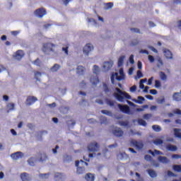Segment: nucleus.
<instances>
[{
	"label": "nucleus",
	"mask_w": 181,
	"mask_h": 181,
	"mask_svg": "<svg viewBox=\"0 0 181 181\" xmlns=\"http://www.w3.org/2000/svg\"><path fill=\"white\" fill-rule=\"evenodd\" d=\"M115 90H116V91L117 93H114V97L119 103H124V98H126V100H131L132 97L129 95V93H127L125 91H122L119 88H116Z\"/></svg>",
	"instance_id": "f257e3e1"
},
{
	"label": "nucleus",
	"mask_w": 181,
	"mask_h": 181,
	"mask_svg": "<svg viewBox=\"0 0 181 181\" xmlns=\"http://www.w3.org/2000/svg\"><path fill=\"white\" fill-rule=\"evenodd\" d=\"M42 52L45 54H50V53H56L57 50V45L52 42H45L42 45Z\"/></svg>",
	"instance_id": "f03ea898"
},
{
	"label": "nucleus",
	"mask_w": 181,
	"mask_h": 181,
	"mask_svg": "<svg viewBox=\"0 0 181 181\" xmlns=\"http://www.w3.org/2000/svg\"><path fill=\"white\" fill-rule=\"evenodd\" d=\"M88 150L89 152H98L100 151V145L97 141L91 142L88 145Z\"/></svg>",
	"instance_id": "7ed1b4c3"
},
{
	"label": "nucleus",
	"mask_w": 181,
	"mask_h": 181,
	"mask_svg": "<svg viewBox=\"0 0 181 181\" xmlns=\"http://www.w3.org/2000/svg\"><path fill=\"white\" fill-rule=\"evenodd\" d=\"M34 13L37 18H43L45 15L47 13V11H46V8L42 7L36 9Z\"/></svg>",
	"instance_id": "20e7f679"
},
{
	"label": "nucleus",
	"mask_w": 181,
	"mask_h": 181,
	"mask_svg": "<svg viewBox=\"0 0 181 181\" xmlns=\"http://www.w3.org/2000/svg\"><path fill=\"white\" fill-rule=\"evenodd\" d=\"M117 107L119 110L124 114H129V112H131V109L129 108V106H128L127 105H122L121 104H118Z\"/></svg>",
	"instance_id": "39448f33"
},
{
	"label": "nucleus",
	"mask_w": 181,
	"mask_h": 181,
	"mask_svg": "<svg viewBox=\"0 0 181 181\" xmlns=\"http://www.w3.org/2000/svg\"><path fill=\"white\" fill-rule=\"evenodd\" d=\"M112 134L117 138H121L124 136V131L120 127H116L112 130Z\"/></svg>",
	"instance_id": "423d86ee"
},
{
	"label": "nucleus",
	"mask_w": 181,
	"mask_h": 181,
	"mask_svg": "<svg viewBox=\"0 0 181 181\" xmlns=\"http://www.w3.org/2000/svg\"><path fill=\"white\" fill-rule=\"evenodd\" d=\"M76 166V173L78 175H83V173H86V168L84 166H78L80 165V161H76L75 163Z\"/></svg>",
	"instance_id": "0eeeda50"
},
{
	"label": "nucleus",
	"mask_w": 181,
	"mask_h": 181,
	"mask_svg": "<svg viewBox=\"0 0 181 181\" xmlns=\"http://www.w3.org/2000/svg\"><path fill=\"white\" fill-rule=\"evenodd\" d=\"M36 101H37V98L35 96H28L25 100V104L26 105H32L33 104H35Z\"/></svg>",
	"instance_id": "6e6552de"
},
{
	"label": "nucleus",
	"mask_w": 181,
	"mask_h": 181,
	"mask_svg": "<svg viewBox=\"0 0 181 181\" xmlns=\"http://www.w3.org/2000/svg\"><path fill=\"white\" fill-rule=\"evenodd\" d=\"M11 158H12L13 160H18V159H22L23 158V153L21 151H17L14 153H11Z\"/></svg>",
	"instance_id": "1a4fd4ad"
},
{
	"label": "nucleus",
	"mask_w": 181,
	"mask_h": 181,
	"mask_svg": "<svg viewBox=\"0 0 181 181\" xmlns=\"http://www.w3.org/2000/svg\"><path fill=\"white\" fill-rule=\"evenodd\" d=\"M94 49V47L91 44H86L83 47V53L86 56H88L90 52H91Z\"/></svg>",
	"instance_id": "9d476101"
},
{
	"label": "nucleus",
	"mask_w": 181,
	"mask_h": 181,
	"mask_svg": "<svg viewBox=\"0 0 181 181\" xmlns=\"http://www.w3.org/2000/svg\"><path fill=\"white\" fill-rule=\"evenodd\" d=\"M90 83L92 86H94L95 87H97V83H100V79L98 78V76L95 75L90 76Z\"/></svg>",
	"instance_id": "9b49d317"
},
{
	"label": "nucleus",
	"mask_w": 181,
	"mask_h": 181,
	"mask_svg": "<svg viewBox=\"0 0 181 181\" xmlns=\"http://www.w3.org/2000/svg\"><path fill=\"white\" fill-rule=\"evenodd\" d=\"M163 53H164V56L166 57V59H173V54L172 53V52H170V50H169L168 49H164Z\"/></svg>",
	"instance_id": "f8f14e48"
},
{
	"label": "nucleus",
	"mask_w": 181,
	"mask_h": 181,
	"mask_svg": "<svg viewBox=\"0 0 181 181\" xmlns=\"http://www.w3.org/2000/svg\"><path fill=\"white\" fill-rule=\"evenodd\" d=\"M131 144L138 149H142L144 148V144L138 142L136 140H132Z\"/></svg>",
	"instance_id": "ddd939ff"
},
{
	"label": "nucleus",
	"mask_w": 181,
	"mask_h": 181,
	"mask_svg": "<svg viewBox=\"0 0 181 181\" xmlns=\"http://www.w3.org/2000/svg\"><path fill=\"white\" fill-rule=\"evenodd\" d=\"M21 179L22 181H30V177H29V173H23L21 174Z\"/></svg>",
	"instance_id": "4468645a"
},
{
	"label": "nucleus",
	"mask_w": 181,
	"mask_h": 181,
	"mask_svg": "<svg viewBox=\"0 0 181 181\" xmlns=\"http://www.w3.org/2000/svg\"><path fill=\"white\" fill-rule=\"evenodd\" d=\"M165 148L167 151H170V152H176V151H177V146L172 145L170 144H167Z\"/></svg>",
	"instance_id": "2eb2a0df"
},
{
	"label": "nucleus",
	"mask_w": 181,
	"mask_h": 181,
	"mask_svg": "<svg viewBox=\"0 0 181 181\" xmlns=\"http://www.w3.org/2000/svg\"><path fill=\"white\" fill-rule=\"evenodd\" d=\"M85 180L86 181H94L95 180V177L91 173H89L85 175Z\"/></svg>",
	"instance_id": "dca6fc26"
},
{
	"label": "nucleus",
	"mask_w": 181,
	"mask_h": 181,
	"mask_svg": "<svg viewBox=\"0 0 181 181\" xmlns=\"http://www.w3.org/2000/svg\"><path fill=\"white\" fill-rule=\"evenodd\" d=\"M114 63L112 62H105L103 64V69H105L106 71L110 70L112 67Z\"/></svg>",
	"instance_id": "f3484780"
},
{
	"label": "nucleus",
	"mask_w": 181,
	"mask_h": 181,
	"mask_svg": "<svg viewBox=\"0 0 181 181\" xmlns=\"http://www.w3.org/2000/svg\"><path fill=\"white\" fill-rule=\"evenodd\" d=\"M23 56H25V54L23 53V51H22V50H18L16 53V59H17V60L22 59Z\"/></svg>",
	"instance_id": "a211bd4d"
},
{
	"label": "nucleus",
	"mask_w": 181,
	"mask_h": 181,
	"mask_svg": "<svg viewBox=\"0 0 181 181\" xmlns=\"http://www.w3.org/2000/svg\"><path fill=\"white\" fill-rule=\"evenodd\" d=\"M158 159L159 162H161V163H169V162H170V160L167 157L162 156H158Z\"/></svg>",
	"instance_id": "6ab92c4d"
},
{
	"label": "nucleus",
	"mask_w": 181,
	"mask_h": 181,
	"mask_svg": "<svg viewBox=\"0 0 181 181\" xmlns=\"http://www.w3.org/2000/svg\"><path fill=\"white\" fill-rule=\"evenodd\" d=\"M147 172L150 177H151L152 179L155 177H158V174L155 170L149 169V170H147Z\"/></svg>",
	"instance_id": "aec40b11"
},
{
	"label": "nucleus",
	"mask_w": 181,
	"mask_h": 181,
	"mask_svg": "<svg viewBox=\"0 0 181 181\" xmlns=\"http://www.w3.org/2000/svg\"><path fill=\"white\" fill-rule=\"evenodd\" d=\"M173 131L175 136L181 139V129L175 128Z\"/></svg>",
	"instance_id": "412c9836"
},
{
	"label": "nucleus",
	"mask_w": 181,
	"mask_h": 181,
	"mask_svg": "<svg viewBox=\"0 0 181 181\" xmlns=\"http://www.w3.org/2000/svg\"><path fill=\"white\" fill-rule=\"evenodd\" d=\"M134 103L136 104H144V101H145V98L142 96H138L137 100L133 99Z\"/></svg>",
	"instance_id": "4be33fe9"
},
{
	"label": "nucleus",
	"mask_w": 181,
	"mask_h": 181,
	"mask_svg": "<svg viewBox=\"0 0 181 181\" xmlns=\"http://www.w3.org/2000/svg\"><path fill=\"white\" fill-rule=\"evenodd\" d=\"M125 59V56L122 55L119 57L117 62L118 67H121L124 64V60Z\"/></svg>",
	"instance_id": "5701e85b"
},
{
	"label": "nucleus",
	"mask_w": 181,
	"mask_h": 181,
	"mask_svg": "<svg viewBox=\"0 0 181 181\" xmlns=\"http://www.w3.org/2000/svg\"><path fill=\"white\" fill-rule=\"evenodd\" d=\"M54 178L57 181H62L63 180V174L60 173H57L54 175Z\"/></svg>",
	"instance_id": "b1692460"
},
{
	"label": "nucleus",
	"mask_w": 181,
	"mask_h": 181,
	"mask_svg": "<svg viewBox=\"0 0 181 181\" xmlns=\"http://www.w3.org/2000/svg\"><path fill=\"white\" fill-rule=\"evenodd\" d=\"M84 70L85 69L83 67V66H78L76 69V72L79 75H83L84 74Z\"/></svg>",
	"instance_id": "393cba45"
},
{
	"label": "nucleus",
	"mask_w": 181,
	"mask_h": 181,
	"mask_svg": "<svg viewBox=\"0 0 181 181\" xmlns=\"http://www.w3.org/2000/svg\"><path fill=\"white\" fill-rule=\"evenodd\" d=\"M173 97L175 101H181V94L180 93H175Z\"/></svg>",
	"instance_id": "a878e982"
},
{
	"label": "nucleus",
	"mask_w": 181,
	"mask_h": 181,
	"mask_svg": "<svg viewBox=\"0 0 181 181\" xmlns=\"http://www.w3.org/2000/svg\"><path fill=\"white\" fill-rule=\"evenodd\" d=\"M103 91L105 93V94H108L111 90L110 89V87H108V85L105 83H103Z\"/></svg>",
	"instance_id": "bb28decb"
},
{
	"label": "nucleus",
	"mask_w": 181,
	"mask_h": 181,
	"mask_svg": "<svg viewBox=\"0 0 181 181\" xmlns=\"http://www.w3.org/2000/svg\"><path fill=\"white\" fill-rule=\"evenodd\" d=\"M6 107L8 110V112H9V111H13V110H15V104L14 103H9L7 104Z\"/></svg>",
	"instance_id": "cd10ccee"
},
{
	"label": "nucleus",
	"mask_w": 181,
	"mask_h": 181,
	"mask_svg": "<svg viewBox=\"0 0 181 181\" xmlns=\"http://www.w3.org/2000/svg\"><path fill=\"white\" fill-rule=\"evenodd\" d=\"M102 114H104V115H107L108 117H112V112L107 110H103L100 111Z\"/></svg>",
	"instance_id": "c85d7f7f"
},
{
	"label": "nucleus",
	"mask_w": 181,
	"mask_h": 181,
	"mask_svg": "<svg viewBox=\"0 0 181 181\" xmlns=\"http://www.w3.org/2000/svg\"><path fill=\"white\" fill-rule=\"evenodd\" d=\"M152 128L153 131H155L156 132H160V131H162V128L160 127V126L158 124L153 125Z\"/></svg>",
	"instance_id": "c756f323"
},
{
	"label": "nucleus",
	"mask_w": 181,
	"mask_h": 181,
	"mask_svg": "<svg viewBox=\"0 0 181 181\" xmlns=\"http://www.w3.org/2000/svg\"><path fill=\"white\" fill-rule=\"evenodd\" d=\"M138 124L139 125H141L142 127H146V125H148V123H146V121L144 120L143 119H139Z\"/></svg>",
	"instance_id": "7c9ffc66"
},
{
	"label": "nucleus",
	"mask_w": 181,
	"mask_h": 181,
	"mask_svg": "<svg viewBox=\"0 0 181 181\" xmlns=\"http://www.w3.org/2000/svg\"><path fill=\"white\" fill-rule=\"evenodd\" d=\"M60 69V65L59 64H55L52 68L51 71L56 72L58 71V70Z\"/></svg>",
	"instance_id": "2f4dec72"
},
{
	"label": "nucleus",
	"mask_w": 181,
	"mask_h": 181,
	"mask_svg": "<svg viewBox=\"0 0 181 181\" xmlns=\"http://www.w3.org/2000/svg\"><path fill=\"white\" fill-rule=\"evenodd\" d=\"M93 71L94 74H98V73H100V66H97V65H94L93 66Z\"/></svg>",
	"instance_id": "473e14b6"
},
{
	"label": "nucleus",
	"mask_w": 181,
	"mask_h": 181,
	"mask_svg": "<svg viewBox=\"0 0 181 181\" xmlns=\"http://www.w3.org/2000/svg\"><path fill=\"white\" fill-rule=\"evenodd\" d=\"M153 144H154V145H162V144H163V140L160 139H157L154 141H153Z\"/></svg>",
	"instance_id": "72a5a7b5"
},
{
	"label": "nucleus",
	"mask_w": 181,
	"mask_h": 181,
	"mask_svg": "<svg viewBox=\"0 0 181 181\" xmlns=\"http://www.w3.org/2000/svg\"><path fill=\"white\" fill-rule=\"evenodd\" d=\"M159 75H160L161 80H163V81H165V80H166V78H168L166 74H165V72H163V71H160Z\"/></svg>",
	"instance_id": "f704fd0d"
},
{
	"label": "nucleus",
	"mask_w": 181,
	"mask_h": 181,
	"mask_svg": "<svg viewBox=\"0 0 181 181\" xmlns=\"http://www.w3.org/2000/svg\"><path fill=\"white\" fill-rule=\"evenodd\" d=\"M175 172H181V165H174L173 167Z\"/></svg>",
	"instance_id": "c9c22d12"
},
{
	"label": "nucleus",
	"mask_w": 181,
	"mask_h": 181,
	"mask_svg": "<svg viewBox=\"0 0 181 181\" xmlns=\"http://www.w3.org/2000/svg\"><path fill=\"white\" fill-rule=\"evenodd\" d=\"M33 64H35V66H37L38 67H40L41 64H42V61H40V59L37 58L34 62H33Z\"/></svg>",
	"instance_id": "e433bc0d"
},
{
	"label": "nucleus",
	"mask_w": 181,
	"mask_h": 181,
	"mask_svg": "<svg viewBox=\"0 0 181 181\" xmlns=\"http://www.w3.org/2000/svg\"><path fill=\"white\" fill-rule=\"evenodd\" d=\"M100 122L101 124H107V117H105L104 116H100Z\"/></svg>",
	"instance_id": "4c0bfd02"
},
{
	"label": "nucleus",
	"mask_w": 181,
	"mask_h": 181,
	"mask_svg": "<svg viewBox=\"0 0 181 181\" xmlns=\"http://www.w3.org/2000/svg\"><path fill=\"white\" fill-rule=\"evenodd\" d=\"M106 103L107 105H110V107H114V105H115V101L111 100L110 99L106 100Z\"/></svg>",
	"instance_id": "58836bf2"
},
{
	"label": "nucleus",
	"mask_w": 181,
	"mask_h": 181,
	"mask_svg": "<svg viewBox=\"0 0 181 181\" xmlns=\"http://www.w3.org/2000/svg\"><path fill=\"white\" fill-rule=\"evenodd\" d=\"M118 124L120 127H128V122L119 121L118 122Z\"/></svg>",
	"instance_id": "ea45409f"
},
{
	"label": "nucleus",
	"mask_w": 181,
	"mask_h": 181,
	"mask_svg": "<svg viewBox=\"0 0 181 181\" xmlns=\"http://www.w3.org/2000/svg\"><path fill=\"white\" fill-rule=\"evenodd\" d=\"M162 86V84L160 83V81L159 80H156L155 81V87L156 88H159V87H160Z\"/></svg>",
	"instance_id": "a19ab883"
},
{
	"label": "nucleus",
	"mask_w": 181,
	"mask_h": 181,
	"mask_svg": "<svg viewBox=\"0 0 181 181\" xmlns=\"http://www.w3.org/2000/svg\"><path fill=\"white\" fill-rule=\"evenodd\" d=\"M139 43V41H138V40H133L130 42V46H136V45H138Z\"/></svg>",
	"instance_id": "79ce46f5"
},
{
	"label": "nucleus",
	"mask_w": 181,
	"mask_h": 181,
	"mask_svg": "<svg viewBox=\"0 0 181 181\" xmlns=\"http://www.w3.org/2000/svg\"><path fill=\"white\" fill-rule=\"evenodd\" d=\"M40 76H42V73H40L39 71H35V80H39V77H40Z\"/></svg>",
	"instance_id": "37998d69"
},
{
	"label": "nucleus",
	"mask_w": 181,
	"mask_h": 181,
	"mask_svg": "<svg viewBox=\"0 0 181 181\" xmlns=\"http://www.w3.org/2000/svg\"><path fill=\"white\" fill-rule=\"evenodd\" d=\"M47 159V156L46 154H41V157L40 158V162H43V160H46Z\"/></svg>",
	"instance_id": "c03bdc74"
},
{
	"label": "nucleus",
	"mask_w": 181,
	"mask_h": 181,
	"mask_svg": "<svg viewBox=\"0 0 181 181\" xmlns=\"http://www.w3.org/2000/svg\"><path fill=\"white\" fill-rule=\"evenodd\" d=\"M130 30L132 32H134V33H141V30H139V28H130Z\"/></svg>",
	"instance_id": "a18cd8bd"
},
{
	"label": "nucleus",
	"mask_w": 181,
	"mask_h": 181,
	"mask_svg": "<svg viewBox=\"0 0 181 181\" xmlns=\"http://www.w3.org/2000/svg\"><path fill=\"white\" fill-rule=\"evenodd\" d=\"M115 76L116 77V80H117L118 81H121V80H122L123 78L122 76L118 75V73H115Z\"/></svg>",
	"instance_id": "49530a36"
},
{
	"label": "nucleus",
	"mask_w": 181,
	"mask_h": 181,
	"mask_svg": "<svg viewBox=\"0 0 181 181\" xmlns=\"http://www.w3.org/2000/svg\"><path fill=\"white\" fill-rule=\"evenodd\" d=\"M144 159H145V160L150 162L151 160H152V156L147 154L144 156Z\"/></svg>",
	"instance_id": "de8ad7c7"
},
{
	"label": "nucleus",
	"mask_w": 181,
	"mask_h": 181,
	"mask_svg": "<svg viewBox=\"0 0 181 181\" xmlns=\"http://www.w3.org/2000/svg\"><path fill=\"white\" fill-rule=\"evenodd\" d=\"M112 84H115V74H112L110 77Z\"/></svg>",
	"instance_id": "09e8293b"
},
{
	"label": "nucleus",
	"mask_w": 181,
	"mask_h": 181,
	"mask_svg": "<svg viewBox=\"0 0 181 181\" xmlns=\"http://www.w3.org/2000/svg\"><path fill=\"white\" fill-rule=\"evenodd\" d=\"M129 62L131 64H134L135 63V60H134V54L130 55Z\"/></svg>",
	"instance_id": "8fccbe9b"
},
{
	"label": "nucleus",
	"mask_w": 181,
	"mask_h": 181,
	"mask_svg": "<svg viewBox=\"0 0 181 181\" xmlns=\"http://www.w3.org/2000/svg\"><path fill=\"white\" fill-rule=\"evenodd\" d=\"M148 58L150 63H153V62H155V58L153 57V56L148 55Z\"/></svg>",
	"instance_id": "3c124183"
},
{
	"label": "nucleus",
	"mask_w": 181,
	"mask_h": 181,
	"mask_svg": "<svg viewBox=\"0 0 181 181\" xmlns=\"http://www.w3.org/2000/svg\"><path fill=\"white\" fill-rule=\"evenodd\" d=\"M152 117V115L151 114H145L143 116V118L144 119H149V118H151Z\"/></svg>",
	"instance_id": "603ef678"
},
{
	"label": "nucleus",
	"mask_w": 181,
	"mask_h": 181,
	"mask_svg": "<svg viewBox=\"0 0 181 181\" xmlns=\"http://www.w3.org/2000/svg\"><path fill=\"white\" fill-rule=\"evenodd\" d=\"M136 74H137V77L139 78H141L144 77V74H142V71H141L139 70L137 71Z\"/></svg>",
	"instance_id": "864d4df0"
},
{
	"label": "nucleus",
	"mask_w": 181,
	"mask_h": 181,
	"mask_svg": "<svg viewBox=\"0 0 181 181\" xmlns=\"http://www.w3.org/2000/svg\"><path fill=\"white\" fill-rule=\"evenodd\" d=\"M62 52H64L65 54H69V47H62Z\"/></svg>",
	"instance_id": "5fc2aeb1"
},
{
	"label": "nucleus",
	"mask_w": 181,
	"mask_h": 181,
	"mask_svg": "<svg viewBox=\"0 0 181 181\" xmlns=\"http://www.w3.org/2000/svg\"><path fill=\"white\" fill-rule=\"evenodd\" d=\"M64 5H65V6H67V5H69V4H70V2H71V1L73 0H62Z\"/></svg>",
	"instance_id": "6e6d98bb"
},
{
	"label": "nucleus",
	"mask_w": 181,
	"mask_h": 181,
	"mask_svg": "<svg viewBox=\"0 0 181 181\" xmlns=\"http://www.w3.org/2000/svg\"><path fill=\"white\" fill-rule=\"evenodd\" d=\"M180 158H181V156L179 154H173L172 156L173 159H180Z\"/></svg>",
	"instance_id": "4d7b16f0"
},
{
	"label": "nucleus",
	"mask_w": 181,
	"mask_h": 181,
	"mask_svg": "<svg viewBox=\"0 0 181 181\" xmlns=\"http://www.w3.org/2000/svg\"><path fill=\"white\" fill-rule=\"evenodd\" d=\"M148 49L153 52V53H158V49H156V48L153 47V46H149Z\"/></svg>",
	"instance_id": "13d9d810"
},
{
	"label": "nucleus",
	"mask_w": 181,
	"mask_h": 181,
	"mask_svg": "<svg viewBox=\"0 0 181 181\" xmlns=\"http://www.w3.org/2000/svg\"><path fill=\"white\" fill-rule=\"evenodd\" d=\"M150 94H152L153 95H156L158 94V90L156 89H151L150 90Z\"/></svg>",
	"instance_id": "bf43d9fd"
},
{
	"label": "nucleus",
	"mask_w": 181,
	"mask_h": 181,
	"mask_svg": "<svg viewBox=\"0 0 181 181\" xmlns=\"http://www.w3.org/2000/svg\"><path fill=\"white\" fill-rule=\"evenodd\" d=\"M131 93H135L136 91V86L134 85L130 88Z\"/></svg>",
	"instance_id": "052dcab7"
},
{
	"label": "nucleus",
	"mask_w": 181,
	"mask_h": 181,
	"mask_svg": "<svg viewBox=\"0 0 181 181\" xmlns=\"http://www.w3.org/2000/svg\"><path fill=\"white\" fill-rule=\"evenodd\" d=\"M56 105H57L56 103L54 102L51 104H48L47 107H49V108H55Z\"/></svg>",
	"instance_id": "680f3d73"
},
{
	"label": "nucleus",
	"mask_w": 181,
	"mask_h": 181,
	"mask_svg": "<svg viewBox=\"0 0 181 181\" xmlns=\"http://www.w3.org/2000/svg\"><path fill=\"white\" fill-rule=\"evenodd\" d=\"M168 175L170 177H176V175H175V173H173L172 171H168Z\"/></svg>",
	"instance_id": "e2e57ef3"
},
{
	"label": "nucleus",
	"mask_w": 181,
	"mask_h": 181,
	"mask_svg": "<svg viewBox=\"0 0 181 181\" xmlns=\"http://www.w3.org/2000/svg\"><path fill=\"white\" fill-rule=\"evenodd\" d=\"M163 155V153H162V151H158V150H156V149H155L154 150V155Z\"/></svg>",
	"instance_id": "0e129e2a"
},
{
	"label": "nucleus",
	"mask_w": 181,
	"mask_h": 181,
	"mask_svg": "<svg viewBox=\"0 0 181 181\" xmlns=\"http://www.w3.org/2000/svg\"><path fill=\"white\" fill-rule=\"evenodd\" d=\"M86 81H82L80 83V86H81L82 88H84V87H86Z\"/></svg>",
	"instance_id": "69168bd1"
},
{
	"label": "nucleus",
	"mask_w": 181,
	"mask_h": 181,
	"mask_svg": "<svg viewBox=\"0 0 181 181\" xmlns=\"http://www.w3.org/2000/svg\"><path fill=\"white\" fill-rule=\"evenodd\" d=\"M59 146L57 145L54 148H52L53 153L56 154L57 153V149H59Z\"/></svg>",
	"instance_id": "338daca9"
},
{
	"label": "nucleus",
	"mask_w": 181,
	"mask_h": 181,
	"mask_svg": "<svg viewBox=\"0 0 181 181\" xmlns=\"http://www.w3.org/2000/svg\"><path fill=\"white\" fill-rule=\"evenodd\" d=\"M163 103H165V98H163L161 99L158 100V104H163Z\"/></svg>",
	"instance_id": "774afa93"
}]
</instances>
